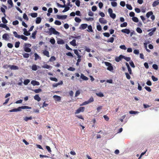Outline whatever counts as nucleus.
<instances>
[{"instance_id": "1", "label": "nucleus", "mask_w": 159, "mask_h": 159, "mask_svg": "<svg viewBox=\"0 0 159 159\" xmlns=\"http://www.w3.org/2000/svg\"><path fill=\"white\" fill-rule=\"evenodd\" d=\"M31 107L29 106H25L20 107H18L17 108H14L11 110H10L9 111L10 112H17L18 111H21V109H31Z\"/></svg>"}, {"instance_id": "2", "label": "nucleus", "mask_w": 159, "mask_h": 159, "mask_svg": "<svg viewBox=\"0 0 159 159\" xmlns=\"http://www.w3.org/2000/svg\"><path fill=\"white\" fill-rule=\"evenodd\" d=\"M105 64L107 66H108L107 68L108 70L110 71H112L113 70V67L112 66L111 64L110 63L107 62H105Z\"/></svg>"}, {"instance_id": "3", "label": "nucleus", "mask_w": 159, "mask_h": 159, "mask_svg": "<svg viewBox=\"0 0 159 159\" xmlns=\"http://www.w3.org/2000/svg\"><path fill=\"white\" fill-rule=\"evenodd\" d=\"M25 46L24 47V50L26 52H29L31 51V49L28 47H30L31 46V44L29 43H25Z\"/></svg>"}, {"instance_id": "4", "label": "nucleus", "mask_w": 159, "mask_h": 159, "mask_svg": "<svg viewBox=\"0 0 159 159\" xmlns=\"http://www.w3.org/2000/svg\"><path fill=\"white\" fill-rule=\"evenodd\" d=\"M49 32L51 33L50 34L52 33L55 35H59L60 34L59 32L56 31L54 28L52 27L50 29Z\"/></svg>"}, {"instance_id": "5", "label": "nucleus", "mask_w": 159, "mask_h": 159, "mask_svg": "<svg viewBox=\"0 0 159 159\" xmlns=\"http://www.w3.org/2000/svg\"><path fill=\"white\" fill-rule=\"evenodd\" d=\"M85 109V107H81L77 109L75 112V114H78L80 112H83L84 111Z\"/></svg>"}, {"instance_id": "6", "label": "nucleus", "mask_w": 159, "mask_h": 159, "mask_svg": "<svg viewBox=\"0 0 159 159\" xmlns=\"http://www.w3.org/2000/svg\"><path fill=\"white\" fill-rule=\"evenodd\" d=\"M156 28L155 27H154L153 28H152L151 29H149L148 30V31H150L152 30L148 34V35L150 36H152L154 33V32L156 30Z\"/></svg>"}, {"instance_id": "7", "label": "nucleus", "mask_w": 159, "mask_h": 159, "mask_svg": "<svg viewBox=\"0 0 159 159\" xmlns=\"http://www.w3.org/2000/svg\"><path fill=\"white\" fill-rule=\"evenodd\" d=\"M57 19H59L64 20L66 19L67 16V15L60 16L59 15H57Z\"/></svg>"}, {"instance_id": "8", "label": "nucleus", "mask_w": 159, "mask_h": 159, "mask_svg": "<svg viewBox=\"0 0 159 159\" xmlns=\"http://www.w3.org/2000/svg\"><path fill=\"white\" fill-rule=\"evenodd\" d=\"M99 22L101 24H106L107 21L104 18H100L99 19Z\"/></svg>"}, {"instance_id": "9", "label": "nucleus", "mask_w": 159, "mask_h": 159, "mask_svg": "<svg viewBox=\"0 0 159 159\" xmlns=\"http://www.w3.org/2000/svg\"><path fill=\"white\" fill-rule=\"evenodd\" d=\"M123 58V55H120L119 57H116L115 60L117 62H119Z\"/></svg>"}, {"instance_id": "10", "label": "nucleus", "mask_w": 159, "mask_h": 159, "mask_svg": "<svg viewBox=\"0 0 159 159\" xmlns=\"http://www.w3.org/2000/svg\"><path fill=\"white\" fill-rule=\"evenodd\" d=\"M88 26V25L87 24H82L80 26L79 28L80 29L84 30L86 29Z\"/></svg>"}, {"instance_id": "11", "label": "nucleus", "mask_w": 159, "mask_h": 159, "mask_svg": "<svg viewBox=\"0 0 159 159\" xmlns=\"http://www.w3.org/2000/svg\"><path fill=\"white\" fill-rule=\"evenodd\" d=\"M121 31L123 33H125L127 34H129L130 32V30L127 29H122L121 30Z\"/></svg>"}, {"instance_id": "12", "label": "nucleus", "mask_w": 159, "mask_h": 159, "mask_svg": "<svg viewBox=\"0 0 159 159\" xmlns=\"http://www.w3.org/2000/svg\"><path fill=\"white\" fill-rule=\"evenodd\" d=\"M10 68L11 70H18L19 68L18 66L15 65H10Z\"/></svg>"}, {"instance_id": "13", "label": "nucleus", "mask_w": 159, "mask_h": 159, "mask_svg": "<svg viewBox=\"0 0 159 159\" xmlns=\"http://www.w3.org/2000/svg\"><path fill=\"white\" fill-rule=\"evenodd\" d=\"M63 84L62 81H61L60 82L57 83H54L52 84V86L53 87H57L59 85H62Z\"/></svg>"}, {"instance_id": "14", "label": "nucleus", "mask_w": 159, "mask_h": 159, "mask_svg": "<svg viewBox=\"0 0 159 159\" xmlns=\"http://www.w3.org/2000/svg\"><path fill=\"white\" fill-rule=\"evenodd\" d=\"M9 38V36L7 34H4L2 35V38L5 40H7Z\"/></svg>"}, {"instance_id": "15", "label": "nucleus", "mask_w": 159, "mask_h": 159, "mask_svg": "<svg viewBox=\"0 0 159 159\" xmlns=\"http://www.w3.org/2000/svg\"><path fill=\"white\" fill-rule=\"evenodd\" d=\"M31 84L34 86L35 85H39V83L35 80H32L31 81Z\"/></svg>"}, {"instance_id": "16", "label": "nucleus", "mask_w": 159, "mask_h": 159, "mask_svg": "<svg viewBox=\"0 0 159 159\" xmlns=\"http://www.w3.org/2000/svg\"><path fill=\"white\" fill-rule=\"evenodd\" d=\"M43 53L44 55L48 57H50L49 52L48 51L46 50H45L43 52Z\"/></svg>"}, {"instance_id": "17", "label": "nucleus", "mask_w": 159, "mask_h": 159, "mask_svg": "<svg viewBox=\"0 0 159 159\" xmlns=\"http://www.w3.org/2000/svg\"><path fill=\"white\" fill-rule=\"evenodd\" d=\"M34 98L35 100L37 101L38 102H39L41 100V98L39 96L38 94L36 95L34 97Z\"/></svg>"}, {"instance_id": "18", "label": "nucleus", "mask_w": 159, "mask_h": 159, "mask_svg": "<svg viewBox=\"0 0 159 159\" xmlns=\"http://www.w3.org/2000/svg\"><path fill=\"white\" fill-rule=\"evenodd\" d=\"M80 78L84 80H88V78L87 77L85 76L82 74L81 75Z\"/></svg>"}, {"instance_id": "19", "label": "nucleus", "mask_w": 159, "mask_h": 159, "mask_svg": "<svg viewBox=\"0 0 159 159\" xmlns=\"http://www.w3.org/2000/svg\"><path fill=\"white\" fill-rule=\"evenodd\" d=\"M53 98L57 101H59L61 99V98L60 96L56 95H54Z\"/></svg>"}, {"instance_id": "20", "label": "nucleus", "mask_w": 159, "mask_h": 159, "mask_svg": "<svg viewBox=\"0 0 159 159\" xmlns=\"http://www.w3.org/2000/svg\"><path fill=\"white\" fill-rule=\"evenodd\" d=\"M159 4V2L157 1H156L154 2L152 4V6L153 7H156Z\"/></svg>"}, {"instance_id": "21", "label": "nucleus", "mask_w": 159, "mask_h": 159, "mask_svg": "<svg viewBox=\"0 0 159 159\" xmlns=\"http://www.w3.org/2000/svg\"><path fill=\"white\" fill-rule=\"evenodd\" d=\"M70 43L73 46H76V40L75 39H73L70 42Z\"/></svg>"}, {"instance_id": "22", "label": "nucleus", "mask_w": 159, "mask_h": 159, "mask_svg": "<svg viewBox=\"0 0 159 159\" xmlns=\"http://www.w3.org/2000/svg\"><path fill=\"white\" fill-rule=\"evenodd\" d=\"M41 21V19L40 17H38L36 19V23L37 24H39Z\"/></svg>"}, {"instance_id": "23", "label": "nucleus", "mask_w": 159, "mask_h": 159, "mask_svg": "<svg viewBox=\"0 0 159 159\" xmlns=\"http://www.w3.org/2000/svg\"><path fill=\"white\" fill-rule=\"evenodd\" d=\"M153 14V12L152 11H149L146 14V16L147 18H149Z\"/></svg>"}, {"instance_id": "24", "label": "nucleus", "mask_w": 159, "mask_h": 159, "mask_svg": "<svg viewBox=\"0 0 159 159\" xmlns=\"http://www.w3.org/2000/svg\"><path fill=\"white\" fill-rule=\"evenodd\" d=\"M57 43L58 44H63L64 43V41L63 39H60L57 41Z\"/></svg>"}, {"instance_id": "25", "label": "nucleus", "mask_w": 159, "mask_h": 159, "mask_svg": "<svg viewBox=\"0 0 159 159\" xmlns=\"http://www.w3.org/2000/svg\"><path fill=\"white\" fill-rule=\"evenodd\" d=\"M13 34L15 37L18 39L20 38V35L18 34L17 33L16 31H14Z\"/></svg>"}, {"instance_id": "26", "label": "nucleus", "mask_w": 159, "mask_h": 159, "mask_svg": "<svg viewBox=\"0 0 159 159\" xmlns=\"http://www.w3.org/2000/svg\"><path fill=\"white\" fill-rule=\"evenodd\" d=\"M88 30H87V31L89 32H93V30L92 28V27L91 25H89L87 26Z\"/></svg>"}, {"instance_id": "27", "label": "nucleus", "mask_w": 159, "mask_h": 159, "mask_svg": "<svg viewBox=\"0 0 159 159\" xmlns=\"http://www.w3.org/2000/svg\"><path fill=\"white\" fill-rule=\"evenodd\" d=\"M37 32V31H35L34 32H33L32 34V37L34 39H35L36 38L35 36Z\"/></svg>"}, {"instance_id": "28", "label": "nucleus", "mask_w": 159, "mask_h": 159, "mask_svg": "<svg viewBox=\"0 0 159 159\" xmlns=\"http://www.w3.org/2000/svg\"><path fill=\"white\" fill-rule=\"evenodd\" d=\"M20 38L23 40L26 41L28 39V38L23 35H20Z\"/></svg>"}, {"instance_id": "29", "label": "nucleus", "mask_w": 159, "mask_h": 159, "mask_svg": "<svg viewBox=\"0 0 159 159\" xmlns=\"http://www.w3.org/2000/svg\"><path fill=\"white\" fill-rule=\"evenodd\" d=\"M2 22L4 24H5L7 23V22H8L7 20L5 18V17H2Z\"/></svg>"}, {"instance_id": "30", "label": "nucleus", "mask_w": 159, "mask_h": 159, "mask_svg": "<svg viewBox=\"0 0 159 159\" xmlns=\"http://www.w3.org/2000/svg\"><path fill=\"white\" fill-rule=\"evenodd\" d=\"M96 95L99 97H103L104 96V94L102 92H100L98 93H96Z\"/></svg>"}, {"instance_id": "31", "label": "nucleus", "mask_w": 159, "mask_h": 159, "mask_svg": "<svg viewBox=\"0 0 159 159\" xmlns=\"http://www.w3.org/2000/svg\"><path fill=\"white\" fill-rule=\"evenodd\" d=\"M42 67L44 68H47L48 69H49L50 68V66L48 65L47 64H45L43 66H42Z\"/></svg>"}, {"instance_id": "32", "label": "nucleus", "mask_w": 159, "mask_h": 159, "mask_svg": "<svg viewBox=\"0 0 159 159\" xmlns=\"http://www.w3.org/2000/svg\"><path fill=\"white\" fill-rule=\"evenodd\" d=\"M132 20L135 22H138L139 21L138 18L134 16L132 18Z\"/></svg>"}, {"instance_id": "33", "label": "nucleus", "mask_w": 159, "mask_h": 159, "mask_svg": "<svg viewBox=\"0 0 159 159\" xmlns=\"http://www.w3.org/2000/svg\"><path fill=\"white\" fill-rule=\"evenodd\" d=\"M114 38L113 37L110 38L107 40V42H110L112 43L114 41Z\"/></svg>"}, {"instance_id": "34", "label": "nucleus", "mask_w": 159, "mask_h": 159, "mask_svg": "<svg viewBox=\"0 0 159 159\" xmlns=\"http://www.w3.org/2000/svg\"><path fill=\"white\" fill-rule=\"evenodd\" d=\"M137 32L140 34L142 33V29L139 27H137L136 29Z\"/></svg>"}, {"instance_id": "35", "label": "nucleus", "mask_w": 159, "mask_h": 159, "mask_svg": "<svg viewBox=\"0 0 159 159\" xmlns=\"http://www.w3.org/2000/svg\"><path fill=\"white\" fill-rule=\"evenodd\" d=\"M24 120L26 121H27L28 120H31L32 119V116H30V117H26L24 118Z\"/></svg>"}, {"instance_id": "36", "label": "nucleus", "mask_w": 159, "mask_h": 159, "mask_svg": "<svg viewBox=\"0 0 159 159\" xmlns=\"http://www.w3.org/2000/svg\"><path fill=\"white\" fill-rule=\"evenodd\" d=\"M32 69L34 71H36L37 69V66L36 65H34L32 67Z\"/></svg>"}, {"instance_id": "37", "label": "nucleus", "mask_w": 159, "mask_h": 159, "mask_svg": "<svg viewBox=\"0 0 159 159\" xmlns=\"http://www.w3.org/2000/svg\"><path fill=\"white\" fill-rule=\"evenodd\" d=\"M127 25V23L126 22H124L123 23L121 24L120 25V26L121 27H125Z\"/></svg>"}, {"instance_id": "38", "label": "nucleus", "mask_w": 159, "mask_h": 159, "mask_svg": "<svg viewBox=\"0 0 159 159\" xmlns=\"http://www.w3.org/2000/svg\"><path fill=\"white\" fill-rule=\"evenodd\" d=\"M54 24L57 25H61V23L60 21L57 20H56L54 22Z\"/></svg>"}, {"instance_id": "39", "label": "nucleus", "mask_w": 159, "mask_h": 159, "mask_svg": "<svg viewBox=\"0 0 159 159\" xmlns=\"http://www.w3.org/2000/svg\"><path fill=\"white\" fill-rule=\"evenodd\" d=\"M23 18L25 19L27 21L28 20L29 18L25 13H24L23 15Z\"/></svg>"}, {"instance_id": "40", "label": "nucleus", "mask_w": 159, "mask_h": 159, "mask_svg": "<svg viewBox=\"0 0 159 159\" xmlns=\"http://www.w3.org/2000/svg\"><path fill=\"white\" fill-rule=\"evenodd\" d=\"M30 82V80L29 79L25 80L24 81V84L25 85H27Z\"/></svg>"}, {"instance_id": "41", "label": "nucleus", "mask_w": 159, "mask_h": 159, "mask_svg": "<svg viewBox=\"0 0 159 159\" xmlns=\"http://www.w3.org/2000/svg\"><path fill=\"white\" fill-rule=\"evenodd\" d=\"M123 58L126 60L127 61H129L130 60V58L129 57H126L123 55Z\"/></svg>"}, {"instance_id": "42", "label": "nucleus", "mask_w": 159, "mask_h": 159, "mask_svg": "<svg viewBox=\"0 0 159 159\" xmlns=\"http://www.w3.org/2000/svg\"><path fill=\"white\" fill-rule=\"evenodd\" d=\"M65 9L62 11L63 12H66V11H67L68 10H69L70 9V7L68 6H66V7L65 6Z\"/></svg>"}, {"instance_id": "43", "label": "nucleus", "mask_w": 159, "mask_h": 159, "mask_svg": "<svg viewBox=\"0 0 159 159\" xmlns=\"http://www.w3.org/2000/svg\"><path fill=\"white\" fill-rule=\"evenodd\" d=\"M20 43L19 41L16 42L15 43V47L16 48H19L20 46Z\"/></svg>"}, {"instance_id": "44", "label": "nucleus", "mask_w": 159, "mask_h": 159, "mask_svg": "<svg viewBox=\"0 0 159 159\" xmlns=\"http://www.w3.org/2000/svg\"><path fill=\"white\" fill-rule=\"evenodd\" d=\"M75 21L78 23H80L81 21V19L80 18L77 17H75Z\"/></svg>"}, {"instance_id": "45", "label": "nucleus", "mask_w": 159, "mask_h": 159, "mask_svg": "<svg viewBox=\"0 0 159 159\" xmlns=\"http://www.w3.org/2000/svg\"><path fill=\"white\" fill-rule=\"evenodd\" d=\"M23 57L25 58H27L29 57V54L27 53H24L23 54Z\"/></svg>"}, {"instance_id": "46", "label": "nucleus", "mask_w": 159, "mask_h": 159, "mask_svg": "<svg viewBox=\"0 0 159 159\" xmlns=\"http://www.w3.org/2000/svg\"><path fill=\"white\" fill-rule=\"evenodd\" d=\"M139 112L138 111H129V113L130 114H138Z\"/></svg>"}, {"instance_id": "47", "label": "nucleus", "mask_w": 159, "mask_h": 159, "mask_svg": "<svg viewBox=\"0 0 159 159\" xmlns=\"http://www.w3.org/2000/svg\"><path fill=\"white\" fill-rule=\"evenodd\" d=\"M35 93H39L42 91V89H35L34 91Z\"/></svg>"}, {"instance_id": "48", "label": "nucleus", "mask_w": 159, "mask_h": 159, "mask_svg": "<svg viewBox=\"0 0 159 159\" xmlns=\"http://www.w3.org/2000/svg\"><path fill=\"white\" fill-rule=\"evenodd\" d=\"M126 7L129 10H131L132 9V7L130 5L127 4L126 5Z\"/></svg>"}, {"instance_id": "49", "label": "nucleus", "mask_w": 159, "mask_h": 159, "mask_svg": "<svg viewBox=\"0 0 159 159\" xmlns=\"http://www.w3.org/2000/svg\"><path fill=\"white\" fill-rule=\"evenodd\" d=\"M38 14L36 13H31V16L33 17H36L37 16Z\"/></svg>"}, {"instance_id": "50", "label": "nucleus", "mask_w": 159, "mask_h": 159, "mask_svg": "<svg viewBox=\"0 0 159 159\" xmlns=\"http://www.w3.org/2000/svg\"><path fill=\"white\" fill-rule=\"evenodd\" d=\"M50 79L52 81H53L55 82H57L58 80L55 77H50Z\"/></svg>"}, {"instance_id": "51", "label": "nucleus", "mask_w": 159, "mask_h": 159, "mask_svg": "<svg viewBox=\"0 0 159 159\" xmlns=\"http://www.w3.org/2000/svg\"><path fill=\"white\" fill-rule=\"evenodd\" d=\"M110 16L113 19H115L116 17V15L114 13H113L110 14Z\"/></svg>"}, {"instance_id": "52", "label": "nucleus", "mask_w": 159, "mask_h": 159, "mask_svg": "<svg viewBox=\"0 0 159 159\" xmlns=\"http://www.w3.org/2000/svg\"><path fill=\"white\" fill-rule=\"evenodd\" d=\"M111 5L113 7H116L117 5V3L116 2H111Z\"/></svg>"}, {"instance_id": "53", "label": "nucleus", "mask_w": 159, "mask_h": 159, "mask_svg": "<svg viewBox=\"0 0 159 159\" xmlns=\"http://www.w3.org/2000/svg\"><path fill=\"white\" fill-rule=\"evenodd\" d=\"M80 92L79 90H77L75 93V97H77L80 94Z\"/></svg>"}, {"instance_id": "54", "label": "nucleus", "mask_w": 159, "mask_h": 159, "mask_svg": "<svg viewBox=\"0 0 159 159\" xmlns=\"http://www.w3.org/2000/svg\"><path fill=\"white\" fill-rule=\"evenodd\" d=\"M50 42L52 44H55V41L54 38L51 39L50 40Z\"/></svg>"}, {"instance_id": "55", "label": "nucleus", "mask_w": 159, "mask_h": 159, "mask_svg": "<svg viewBox=\"0 0 159 159\" xmlns=\"http://www.w3.org/2000/svg\"><path fill=\"white\" fill-rule=\"evenodd\" d=\"M75 4L76 5L79 7L80 5V2L79 0H77L75 2Z\"/></svg>"}, {"instance_id": "56", "label": "nucleus", "mask_w": 159, "mask_h": 159, "mask_svg": "<svg viewBox=\"0 0 159 159\" xmlns=\"http://www.w3.org/2000/svg\"><path fill=\"white\" fill-rule=\"evenodd\" d=\"M152 80H153V81H157L158 80V79L156 78V77H155L153 75H152Z\"/></svg>"}, {"instance_id": "57", "label": "nucleus", "mask_w": 159, "mask_h": 159, "mask_svg": "<svg viewBox=\"0 0 159 159\" xmlns=\"http://www.w3.org/2000/svg\"><path fill=\"white\" fill-rule=\"evenodd\" d=\"M12 24L14 25H16L19 24V21L17 20H16L13 22Z\"/></svg>"}, {"instance_id": "58", "label": "nucleus", "mask_w": 159, "mask_h": 159, "mask_svg": "<svg viewBox=\"0 0 159 159\" xmlns=\"http://www.w3.org/2000/svg\"><path fill=\"white\" fill-rule=\"evenodd\" d=\"M97 30L99 31H100L102 30V27L101 25H97Z\"/></svg>"}, {"instance_id": "59", "label": "nucleus", "mask_w": 159, "mask_h": 159, "mask_svg": "<svg viewBox=\"0 0 159 159\" xmlns=\"http://www.w3.org/2000/svg\"><path fill=\"white\" fill-rule=\"evenodd\" d=\"M89 103L88 101H85L84 102H83L80 105V106H83V105H86V104H89Z\"/></svg>"}, {"instance_id": "60", "label": "nucleus", "mask_w": 159, "mask_h": 159, "mask_svg": "<svg viewBox=\"0 0 159 159\" xmlns=\"http://www.w3.org/2000/svg\"><path fill=\"white\" fill-rule=\"evenodd\" d=\"M103 34L104 36L107 37H109L110 36V34L108 33L107 32L103 33Z\"/></svg>"}, {"instance_id": "61", "label": "nucleus", "mask_w": 159, "mask_h": 159, "mask_svg": "<svg viewBox=\"0 0 159 159\" xmlns=\"http://www.w3.org/2000/svg\"><path fill=\"white\" fill-rule=\"evenodd\" d=\"M125 75L126 78L129 80L131 78V77L129 74L128 73H125Z\"/></svg>"}, {"instance_id": "62", "label": "nucleus", "mask_w": 159, "mask_h": 159, "mask_svg": "<svg viewBox=\"0 0 159 159\" xmlns=\"http://www.w3.org/2000/svg\"><path fill=\"white\" fill-rule=\"evenodd\" d=\"M144 88L147 91H148L149 92H150L152 91L151 89L149 87L146 86Z\"/></svg>"}, {"instance_id": "63", "label": "nucleus", "mask_w": 159, "mask_h": 159, "mask_svg": "<svg viewBox=\"0 0 159 159\" xmlns=\"http://www.w3.org/2000/svg\"><path fill=\"white\" fill-rule=\"evenodd\" d=\"M120 48L123 50H126V48L125 45H121L120 46Z\"/></svg>"}, {"instance_id": "64", "label": "nucleus", "mask_w": 159, "mask_h": 159, "mask_svg": "<svg viewBox=\"0 0 159 159\" xmlns=\"http://www.w3.org/2000/svg\"><path fill=\"white\" fill-rule=\"evenodd\" d=\"M152 67L155 70H157L158 68V66L157 65L154 64L152 65Z\"/></svg>"}]
</instances>
